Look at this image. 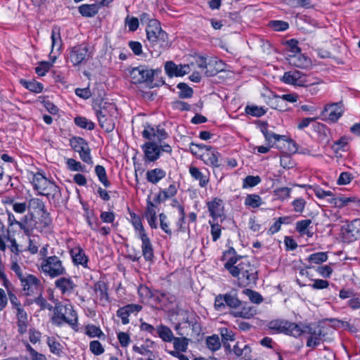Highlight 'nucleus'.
<instances>
[{"mask_svg": "<svg viewBox=\"0 0 360 360\" xmlns=\"http://www.w3.org/2000/svg\"><path fill=\"white\" fill-rule=\"evenodd\" d=\"M70 144L72 149L79 153L89 145L86 141L81 137H73L70 140Z\"/></svg>", "mask_w": 360, "mask_h": 360, "instance_id": "33", "label": "nucleus"}, {"mask_svg": "<svg viewBox=\"0 0 360 360\" xmlns=\"http://www.w3.org/2000/svg\"><path fill=\"white\" fill-rule=\"evenodd\" d=\"M100 127L106 132L113 131L115 127V120L117 116L116 106L112 103H104L95 110Z\"/></svg>", "mask_w": 360, "mask_h": 360, "instance_id": "4", "label": "nucleus"}, {"mask_svg": "<svg viewBox=\"0 0 360 360\" xmlns=\"http://www.w3.org/2000/svg\"><path fill=\"white\" fill-rule=\"evenodd\" d=\"M145 159L149 162H155L160 156V148L154 141L146 142L142 146Z\"/></svg>", "mask_w": 360, "mask_h": 360, "instance_id": "17", "label": "nucleus"}, {"mask_svg": "<svg viewBox=\"0 0 360 360\" xmlns=\"http://www.w3.org/2000/svg\"><path fill=\"white\" fill-rule=\"evenodd\" d=\"M206 344L207 348L212 352H215L221 347V342L219 338L217 335H213L207 338Z\"/></svg>", "mask_w": 360, "mask_h": 360, "instance_id": "38", "label": "nucleus"}, {"mask_svg": "<svg viewBox=\"0 0 360 360\" xmlns=\"http://www.w3.org/2000/svg\"><path fill=\"white\" fill-rule=\"evenodd\" d=\"M89 57V49L87 46L80 44L72 47L70 50L68 60L74 66H77L86 60Z\"/></svg>", "mask_w": 360, "mask_h": 360, "instance_id": "13", "label": "nucleus"}, {"mask_svg": "<svg viewBox=\"0 0 360 360\" xmlns=\"http://www.w3.org/2000/svg\"><path fill=\"white\" fill-rule=\"evenodd\" d=\"M225 297L226 307H229L230 308L237 309L242 304L241 301L236 295L226 293Z\"/></svg>", "mask_w": 360, "mask_h": 360, "instance_id": "41", "label": "nucleus"}, {"mask_svg": "<svg viewBox=\"0 0 360 360\" xmlns=\"http://www.w3.org/2000/svg\"><path fill=\"white\" fill-rule=\"evenodd\" d=\"M262 204V198L259 195L250 194L245 199V205L252 208H257Z\"/></svg>", "mask_w": 360, "mask_h": 360, "instance_id": "37", "label": "nucleus"}, {"mask_svg": "<svg viewBox=\"0 0 360 360\" xmlns=\"http://www.w3.org/2000/svg\"><path fill=\"white\" fill-rule=\"evenodd\" d=\"M313 190L316 196L319 199H324L329 197V198L327 199V202L335 207L345 206L351 201L349 198H335L333 192L330 191H324L319 187H315Z\"/></svg>", "mask_w": 360, "mask_h": 360, "instance_id": "14", "label": "nucleus"}, {"mask_svg": "<svg viewBox=\"0 0 360 360\" xmlns=\"http://www.w3.org/2000/svg\"><path fill=\"white\" fill-rule=\"evenodd\" d=\"M189 172L193 178L199 181V185L201 187H205L209 181L207 176H204L202 173L195 167H191Z\"/></svg>", "mask_w": 360, "mask_h": 360, "instance_id": "32", "label": "nucleus"}, {"mask_svg": "<svg viewBox=\"0 0 360 360\" xmlns=\"http://www.w3.org/2000/svg\"><path fill=\"white\" fill-rule=\"evenodd\" d=\"M85 334L90 338H101L104 335L99 327L90 324L85 327Z\"/></svg>", "mask_w": 360, "mask_h": 360, "instance_id": "45", "label": "nucleus"}, {"mask_svg": "<svg viewBox=\"0 0 360 360\" xmlns=\"http://www.w3.org/2000/svg\"><path fill=\"white\" fill-rule=\"evenodd\" d=\"M260 130L262 132L263 135L265 137L266 141L269 145L273 146V144L276 141H278L281 139H283L285 138V136L276 134L268 129V124L266 123H263L260 126Z\"/></svg>", "mask_w": 360, "mask_h": 360, "instance_id": "24", "label": "nucleus"}, {"mask_svg": "<svg viewBox=\"0 0 360 360\" xmlns=\"http://www.w3.org/2000/svg\"><path fill=\"white\" fill-rule=\"evenodd\" d=\"M224 268L237 278L239 286L245 287L257 280V271L246 257H231L224 264Z\"/></svg>", "mask_w": 360, "mask_h": 360, "instance_id": "1", "label": "nucleus"}, {"mask_svg": "<svg viewBox=\"0 0 360 360\" xmlns=\"http://www.w3.org/2000/svg\"><path fill=\"white\" fill-rule=\"evenodd\" d=\"M147 206H146V210L145 212V216H156V209H157V205L156 203L152 202L150 200V196L148 197L147 199Z\"/></svg>", "mask_w": 360, "mask_h": 360, "instance_id": "59", "label": "nucleus"}, {"mask_svg": "<svg viewBox=\"0 0 360 360\" xmlns=\"http://www.w3.org/2000/svg\"><path fill=\"white\" fill-rule=\"evenodd\" d=\"M154 76L153 70L148 69L147 67L140 65L134 68L129 72V77L131 82L134 84H139L145 82H151Z\"/></svg>", "mask_w": 360, "mask_h": 360, "instance_id": "11", "label": "nucleus"}, {"mask_svg": "<svg viewBox=\"0 0 360 360\" xmlns=\"http://www.w3.org/2000/svg\"><path fill=\"white\" fill-rule=\"evenodd\" d=\"M47 344L49 347L50 351L57 355H60L62 352L63 347L62 345L53 338L48 337L47 338Z\"/></svg>", "mask_w": 360, "mask_h": 360, "instance_id": "48", "label": "nucleus"}, {"mask_svg": "<svg viewBox=\"0 0 360 360\" xmlns=\"http://www.w3.org/2000/svg\"><path fill=\"white\" fill-rule=\"evenodd\" d=\"M131 217L134 229L139 231V236H141V233H146L140 217L136 216L135 214H131Z\"/></svg>", "mask_w": 360, "mask_h": 360, "instance_id": "55", "label": "nucleus"}, {"mask_svg": "<svg viewBox=\"0 0 360 360\" xmlns=\"http://www.w3.org/2000/svg\"><path fill=\"white\" fill-rule=\"evenodd\" d=\"M108 288L103 281H98L95 284V292L98 294L101 300H108Z\"/></svg>", "mask_w": 360, "mask_h": 360, "instance_id": "43", "label": "nucleus"}, {"mask_svg": "<svg viewBox=\"0 0 360 360\" xmlns=\"http://www.w3.org/2000/svg\"><path fill=\"white\" fill-rule=\"evenodd\" d=\"M291 188L288 187H278L274 191V195L279 200L284 201L290 197Z\"/></svg>", "mask_w": 360, "mask_h": 360, "instance_id": "36", "label": "nucleus"}, {"mask_svg": "<svg viewBox=\"0 0 360 360\" xmlns=\"http://www.w3.org/2000/svg\"><path fill=\"white\" fill-rule=\"evenodd\" d=\"M56 59V56H54L52 62L42 61L40 62L39 65L35 68L36 73L39 76H44L52 67L53 63Z\"/></svg>", "mask_w": 360, "mask_h": 360, "instance_id": "40", "label": "nucleus"}, {"mask_svg": "<svg viewBox=\"0 0 360 360\" xmlns=\"http://www.w3.org/2000/svg\"><path fill=\"white\" fill-rule=\"evenodd\" d=\"M353 176L352 174L344 172L340 174V176L338 179V184L339 185H347L351 182Z\"/></svg>", "mask_w": 360, "mask_h": 360, "instance_id": "61", "label": "nucleus"}, {"mask_svg": "<svg viewBox=\"0 0 360 360\" xmlns=\"http://www.w3.org/2000/svg\"><path fill=\"white\" fill-rule=\"evenodd\" d=\"M177 189L175 185L172 184L167 188L162 190L153 198V201L156 204L165 202L168 198L174 196L176 194Z\"/></svg>", "mask_w": 360, "mask_h": 360, "instance_id": "22", "label": "nucleus"}, {"mask_svg": "<svg viewBox=\"0 0 360 360\" xmlns=\"http://www.w3.org/2000/svg\"><path fill=\"white\" fill-rule=\"evenodd\" d=\"M269 105L271 108L279 111H285L288 110V105L285 101L282 99L281 96L274 95L269 101Z\"/></svg>", "mask_w": 360, "mask_h": 360, "instance_id": "29", "label": "nucleus"}, {"mask_svg": "<svg viewBox=\"0 0 360 360\" xmlns=\"http://www.w3.org/2000/svg\"><path fill=\"white\" fill-rule=\"evenodd\" d=\"M343 108L340 103L326 105L321 113V119L332 122H337L342 115Z\"/></svg>", "mask_w": 360, "mask_h": 360, "instance_id": "12", "label": "nucleus"}, {"mask_svg": "<svg viewBox=\"0 0 360 360\" xmlns=\"http://www.w3.org/2000/svg\"><path fill=\"white\" fill-rule=\"evenodd\" d=\"M281 81L288 84L299 86H307L311 84L309 83L307 75L297 70L285 72Z\"/></svg>", "mask_w": 360, "mask_h": 360, "instance_id": "10", "label": "nucleus"}, {"mask_svg": "<svg viewBox=\"0 0 360 360\" xmlns=\"http://www.w3.org/2000/svg\"><path fill=\"white\" fill-rule=\"evenodd\" d=\"M95 172L99 181L103 184L105 187L108 188L110 186V182L108 180L106 171L104 167L101 165L96 166Z\"/></svg>", "mask_w": 360, "mask_h": 360, "instance_id": "39", "label": "nucleus"}, {"mask_svg": "<svg viewBox=\"0 0 360 360\" xmlns=\"http://www.w3.org/2000/svg\"><path fill=\"white\" fill-rule=\"evenodd\" d=\"M269 25L275 31H285L289 27V24L282 20H272Z\"/></svg>", "mask_w": 360, "mask_h": 360, "instance_id": "53", "label": "nucleus"}, {"mask_svg": "<svg viewBox=\"0 0 360 360\" xmlns=\"http://www.w3.org/2000/svg\"><path fill=\"white\" fill-rule=\"evenodd\" d=\"M207 207L212 220L217 221L219 219L220 221L222 222L224 219L222 200L215 198L214 200L207 202Z\"/></svg>", "mask_w": 360, "mask_h": 360, "instance_id": "18", "label": "nucleus"}, {"mask_svg": "<svg viewBox=\"0 0 360 360\" xmlns=\"http://www.w3.org/2000/svg\"><path fill=\"white\" fill-rule=\"evenodd\" d=\"M243 293L248 297L252 303L259 304L263 302L262 296L256 291L250 289H245L243 290Z\"/></svg>", "mask_w": 360, "mask_h": 360, "instance_id": "47", "label": "nucleus"}, {"mask_svg": "<svg viewBox=\"0 0 360 360\" xmlns=\"http://www.w3.org/2000/svg\"><path fill=\"white\" fill-rule=\"evenodd\" d=\"M177 88L180 90L179 97L182 98H191L193 95V91L185 83H179Z\"/></svg>", "mask_w": 360, "mask_h": 360, "instance_id": "49", "label": "nucleus"}, {"mask_svg": "<svg viewBox=\"0 0 360 360\" xmlns=\"http://www.w3.org/2000/svg\"><path fill=\"white\" fill-rule=\"evenodd\" d=\"M28 208L39 212L42 214H48L44 202L39 198H32L28 200Z\"/></svg>", "mask_w": 360, "mask_h": 360, "instance_id": "31", "label": "nucleus"}, {"mask_svg": "<svg viewBox=\"0 0 360 360\" xmlns=\"http://www.w3.org/2000/svg\"><path fill=\"white\" fill-rule=\"evenodd\" d=\"M261 182L259 176H248L243 180V188L254 187Z\"/></svg>", "mask_w": 360, "mask_h": 360, "instance_id": "52", "label": "nucleus"}, {"mask_svg": "<svg viewBox=\"0 0 360 360\" xmlns=\"http://www.w3.org/2000/svg\"><path fill=\"white\" fill-rule=\"evenodd\" d=\"M203 148L205 149L201 155L203 162L207 165L219 167L221 165L219 153L210 146H203Z\"/></svg>", "mask_w": 360, "mask_h": 360, "instance_id": "16", "label": "nucleus"}, {"mask_svg": "<svg viewBox=\"0 0 360 360\" xmlns=\"http://www.w3.org/2000/svg\"><path fill=\"white\" fill-rule=\"evenodd\" d=\"M245 112L255 117H261L265 113V110L257 106H246Z\"/></svg>", "mask_w": 360, "mask_h": 360, "instance_id": "58", "label": "nucleus"}, {"mask_svg": "<svg viewBox=\"0 0 360 360\" xmlns=\"http://www.w3.org/2000/svg\"><path fill=\"white\" fill-rule=\"evenodd\" d=\"M160 222V228L162 231H164L167 234L172 235V231L169 228V222L167 221V217L164 213H161L159 214Z\"/></svg>", "mask_w": 360, "mask_h": 360, "instance_id": "60", "label": "nucleus"}, {"mask_svg": "<svg viewBox=\"0 0 360 360\" xmlns=\"http://www.w3.org/2000/svg\"><path fill=\"white\" fill-rule=\"evenodd\" d=\"M267 326L269 330L275 333H285L295 338L301 335V330L299 324L288 322L284 320H273L268 323Z\"/></svg>", "mask_w": 360, "mask_h": 360, "instance_id": "7", "label": "nucleus"}, {"mask_svg": "<svg viewBox=\"0 0 360 360\" xmlns=\"http://www.w3.org/2000/svg\"><path fill=\"white\" fill-rule=\"evenodd\" d=\"M306 204V200L302 198H297L292 202L293 210L297 213H302Z\"/></svg>", "mask_w": 360, "mask_h": 360, "instance_id": "51", "label": "nucleus"}, {"mask_svg": "<svg viewBox=\"0 0 360 360\" xmlns=\"http://www.w3.org/2000/svg\"><path fill=\"white\" fill-rule=\"evenodd\" d=\"M29 339L32 344L39 342L41 340V333L34 328L30 329Z\"/></svg>", "mask_w": 360, "mask_h": 360, "instance_id": "64", "label": "nucleus"}, {"mask_svg": "<svg viewBox=\"0 0 360 360\" xmlns=\"http://www.w3.org/2000/svg\"><path fill=\"white\" fill-rule=\"evenodd\" d=\"M53 323L61 326L65 323L75 331H78V316L77 312L71 304H56L53 309Z\"/></svg>", "mask_w": 360, "mask_h": 360, "instance_id": "3", "label": "nucleus"}, {"mask_svg": "<svg viewBox=\"0 0 360 360\" xmlns=\"http://www.w3.org/2000/svg\"><path fill=\"white\" fill-rule=\"evenodd\" d=\"M90 351L95 355H101L104 352V349L98 340H94L89 345Z\"/></svg>", "mask_w": 360, "mask_h": 360, "instance_id": "57", "label": "nucleus"}, {"mask_svg": "<svg viewBox=\"0 0 360 360\" xmlns=\"http://www.w3.org/2000/svg\"><path fill=\"white\" fill-rule=\"evenodd\" d=\"M90 151V148L88 146L87 147L85 148V149H84V150L81 151L79 154L80 158L83 162L89 165H92L93 161L91 157Z\"/></svg>", "mask_w": 360, "mask_h": 360, "instance_id": "63", "label": "nucleus"}, {"mask_svg": "<svg viewBox=\"0 0 360 360\" xmlns=\"http://www.w3.org/2000/svg\"><path fill=\"white\" fill-rule=\"evenodd\" d=\"M146 31L150 46L158 55L169 46L167 34L162 30L157 20H150Z\"/></svg>", "mask_w": 360, "mask_h": 360, "instance_id": "2", "label": "nucleus"}, {"mask_svg": "<svg viewBox=\"0 0 360 360\" xmlns=\"http://www.w3.org/2000/svg\"><path fill=\"white\" fill-rule=\"evenodd\" d=\"M31 183L39 195L54 198L60 192L58 186L39 172L32 174Z\"/></svg>", "mask_w": 360, "mask_h": 360, "instance_id": "5", "label": "nucleus"}, {"mask_svg": "<svg viewBox=\"0 0 360 360\" xmlns=\"http://www.w3.org/2000/svg\"><path fill=\"white\" fill-rule=\"evenodd\" d=\"M55 285L63 294L71 292L76 287L70 278L62 277L55 281Z\"/></svg>", "mask_w": 360, "mask_h": 360, "instance_id": "23", "label": "nucleus"}, {"mask_svg": "<svg viewBox=\"0 0 360 360\" xmlns=\"http://www.w3.org/2000/svg\"><path fill=\"white\" fill-rule=\"evenodd\" d=\"M257 310L255 307L248 305H244L238 311H234L232 314L235 317H241L243 319H250L256 314Z\"/></svg>", "mask_w": 360, "mask_h": 360, "instance_id": "28", "label": "nucleus"}, {"mask_svg": "<svg viewBox=\"0 0 360 360\" xmlns=\"http://www.w3.org/2000/svg\"><path fill=\"white\" fill-rule=\"evenodd\" d=\"M51 41H52V45H51V53L53 51L54 47H57L58 49H60L62 45V40L60 38V28L57 26H54L52 28L51 31Z\"/></svg>", "mask_w": 360, "mask_h": 360, "instance_id": "35", "label": "nucleus"}, {"mask_svg": "<svg viewBox=\"0 0 360 360\" xmlns=\"http://www.w3.org/2000/svg\"><path fill=\"white\" fill-rule=\"evenodd\" d=\"M100 6L96 4H82L79 6V13L84 16L87 18L94 17L96 15L99 10Z\"/></svg>", "mask_w": 360, "mask_h": 360, "instance_id": "26", "label": "nucleus"}, {"mask_svg": "<svg viewBox=\"0 0 360 360\" xmlns=\"http://www.w3.org/2000/svg\"><path fill=\"white\" fill-rule=\"evenodd\" d=\"M141 242L142 255L147 262H153L154 258V251L151 241L146 233H141L139 237Z\"/></svg>", "mask_w": 360, "mask_h": 360, "instance_id": "19", "label": "nucleus"}, {"mask_svg": "<svg viewBox=\"0 0 360 360\" xmlns=\"http://www.w3.org/2000/svg\"><path fill=\"white\" fill-rule=\"evenodd\" d=\"M311 224V221L310 219L298 221L296 223V230L302 236L306 235L308 237H311L313 233L309 230V227Z\"/></svg>", "mask_w": 360, "mask_h": 360, "instance_id": "30", "label": "nucleus"}, {"mask_svg": "<svg viewBox=\"0 0 360 360\" xmlns=\"http://www.w3.org/2000/svg\"><path fill=\"white\" fill-rule=\"evenodd\" d=\"M225 294L218 295L214 300V308L218 311H223L226 309Z\"/></svg>", "mask_w": 360, "mask_h": 360, "instance_id": "54", "label": "nucleus"}, {"mask_svg": "<svg viewBox=\"0 0 360 360\" xmlns=\"http://www.w3.org/2000/svg\"><path fill=\"white\" fill-rule=\"evenodd\" d=\"M156 332L158 336L165 342H171L174 340V335L172 330L164 325H160L157 327Z\"/></svg>", "mask_w": 360, "mask_h": 360, "instance_id": "27", "label": "nucleus"}, {"mask_svg": "<svg viewBox=\"0 0 360 360\" xmlns=\"http://www.w3.org/2000/svg\"><path fill=\"white\" fill-rule=\"evenodd\" d=\"M166 176L165 170L160 168L148 170L146 172V179L148 182L156 184Z\"/></svg>", "mask_w": 360, "mask_h": 360, "instance_id": "25", "label": "nucleus"}, {"mask_svg": "<svg viewBox=\"0 0 360 360\" xmlns=\"http://www.w3.org/2000/svg\"><path fill=\"white\" fill-rule=\"evenodd\" d=\"M191 65H176L173 61H167L165 64V70L169 77H182L188 74L191 69Z\"/></svg>", "mask_w": 360, "mask_h": 360, "instance_id": "15", "label": "nucleus"}, {"mask_svg": "<svg viewBox=\"0 0 360 360\" xmlns=\"http://www.w3.org/2000/svg\"><path fill=\"white\" fill-rule=\"evenodd\" d=\"M20 281L22 291L27 296L37 293L42 289L41 281L33 274L25 273V276Z\"/></svg>", "mask_w": 360, "mask_h": 360, "instance_id": "9", "label": "nucleus"}, {"mask_svg": "<svg viewBox=\"0 0 360 360\" xmlns=\"http://www.w3.org/2000/svg\"><path fill=\"white\" fill-rule=\"evenodd\" d=\"M173 345L176 350H180V352H186L188 349V339L186 338H174Z\"/></svg>", "mask_w": 360, "mask_h": 360, "instance_id": "44", "label": "nucleus"}, {"mask_svg": "<svg viewBox=\"0 0 360 360\" xmlns=\"http://www.w3.org/2000/svg\"><path fill=\"white\" fill-rule=\"evenodd\" d=\"M328 259L327 254L323 252H319L316 253L311 254L309 256L308 260L309 262L314 264H320L323 262H326Z\"/></svg>", "mask_w": 360, "mask_h": 360, "instance_id": "50", "label": "nucleus"}, {"mask_svg": "<svg viewBox=\"0 0 360 360\" xmlns=\"http://www.w3.org/2000/svg\"><path fill=\"white\" fill-rule=\"evenodd\" d=\"M75 124L82 129L92 130L94 129V123L84 117H77L75 118Z\"/></svg>", "mask_w": 360, "mask_h": 360, "instance_id": "42", "label": "nucleus"}, {"mask_svg": "<svg viewBox=\"0 0 360 360\" xmlns=\"http://www.w3.org/2000/svg\"><path fill=\"white\" fill-rule=\"evenodd\" d=\"M20 83L27 89L34 93H40L43 90V85L40 82H38L35 80L27 81L25 79H21Z\"/></svg>", "mask_w": 360, "mask_h": 360, "instance_id": "34", "label": "nucleus"}, {"mask_svg": "<svg viewBox=\"0 0 360 360\" xmlns=\"http://www.w3.org/2000/svg\"><path fill=\"white\" fill-rule=\"evenodd\" d=\"M209 224L211 226V234L213 241H217L221 236V226L219 224V219L217 221L210 220Z\"/></svg>", "mask_w": 360, "mask_h": 360, "instance_id": "46", "label": "nucleus"}, {"mask_svg": "<svg viewBox=\"0 0 360 360\" xmlns=\"http://www.w3.org/2000/svg\"><path fill=\"white\" fill-rule=\"evenodd\" d=\"M70 253L75 265H81L84 268L88 267L89 259L82 248L79 246L75 247L71 249Z\"/></svg>", "mask_w": 360, "mask_h": 360, "instance_id": "20", "label": "nucleus"}, {"mask_svg": "<svg viewBox=\"0 0 360 360\" xmlns=\"http://www.w3.org/2000/svg\"><path fill=\"white\" fill-rule=\"evenodd\" d=\"M299 328L301 330V335L303 334L308 335L307 341L306 343L307 347L314 348L319 345L323 340L325 334L323 333L322 328L320 326L299 325Z\"/></svg>", "mask_w": 360, "mask_h": 360, "instance_id": "8", "label": "nucleus"}, {"mask_svg": "<svg viewBox=\"0 0 360 360\" xmlns=\"http://www.w3.org/2000/svg\"><path fill=\"white\" fill-rule=\"evenodd\" d=\"M67 165L68 169L71 171L83 172L84 169V166L73 158L68 159Z\"/></svg>", "mask_w": 360, "mask_h": 360, "instance_id": "56", "label": "nucleus"}, {"mask_svg": "<svg viewBox=\"0 0 360 360\" xmlns=\"http://www.w3.org/2000/svg\"><path fill=\"white\" fill-rule=\"evenodd\" d=\"M41 271L51 278H56L66 274L63 262L57 256L46 257L40 265Z\"/></svg>", "mask_w": 360, "mask_h": 360, "instance_id": "6", "label": "nucleus"}, {"mask_svg": "<svg viewBox=\"0 0 360 360\" xmlns=\"http://www.w3.org/2000/svg\"><path fill=\"white\" fill-rule=\"evenodd\" d=\"M345 235L349 241L359 239L360 238V219H355L348 224Z\"/></svg>", "mask_w": 360, "mask_h": 360, "instance_id": "21", "label": "nucleus"}, {"mask_svg": "<svg viewBox=\"0 0 360 360\" xmlns=\"http://www.w3.org/2000/svg\"><path fill=\"white\" fill-rule=\"evenodd\" d=\"M11 269L13 271H14L19 280L22 279V278L25 276V273L24 274L22 272L20 265L17 262L16 259H13L12 258Z\"/></svg>", "mask_w": 360, "mask_h": 360, "instance_id": "62", "label": "nucleus"}]
</instances>
